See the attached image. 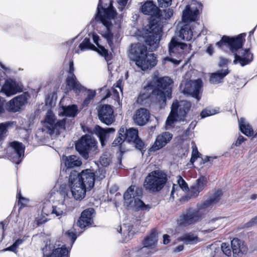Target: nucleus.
Returning a JSON list of instances; mask_svg holds the SVG:
<instances>
[{
    "label": "nucleus",
    "mask_w": 257,
    "mask_h": 257,
    "mask_svg": "<svg viewBox=\"0 0 257 257\" xmlns=\"http://www.w3.org/2000/svg\"><path fill=\"white\" fill-rule=\"evenodd\" d=\"M206 183L207 180L205 178L200 177L198 179L190 188L191 197H196L206 186Z\"/></svg>",
    "instance_id": "nucleus-27"
},
{
    "label": "nucleus",
    "mask_w": 257,
    "mask_h": 257,
    "mask_svg": "<svg viewBox=\"0 0 257 257\" xmlns=\"http://www.w3.org/2000/svg\"><path fill=\"white\" fill-rule=\"evenodd\" d=\"M229 244L227 243L223 242L221 245V249L224 254L228 256H231L232 250L231 249Z\"/></svg>",
    "instance_id": "nucleus-48"
},
{
    "label": "nucleus",
    "mask_w": 257,
    "mask_h": 257,
    "mask_svg": "<svg viewBox=\"0 0 257 257\" xmlns=\"http://www.w3.org/2000/svg\"><path fill=\"white\" fill-rule=\"evenodd\" d=\"M158 240L157 231L152 230L143 240V246L138 249L139 254L142 255L143 253H146V254L148 255L153 251H156Z\"/></svg>",
    "instance_id": "nucleus-12"
},
{
    "label": "nucleus",
    "mask_w": 257,
    "mask_h": 257,
    "mask_svg": "<svg viewBox=\"0 0 257 257\" xmlns=\"http://www.w3.org/2000/svg\"><path fill=\"white\" fill-rule=\"evenodd\" d=\"M58 197L61 196L62 199L59 200L56 204L53 206L52 213L55 214L56 216H58L62 215L64 213V211L66 209L67 206L64 203V199H62V195L58 193Z\"/></svg>",
    "instance_id": "nucleus-35"
},
{
    "label": "nucleus",
    "mask_w": 257,
    "mask_h": 257,
    "mask_svg": "<svg viewBox=\"0 0 257 257\" xmlns=\"http://www.w3.org/2000/svg\"><path fill=\"white\" fill-rule=\"evenodd\" d=\"M124 136L125 141L128 142H132L138 137V131L134 128H130L128 130L124 127Z\"/></svg>",
    "instance_id": "nucleus-41"
},
{
    "label": "nucleus",
    "mask_w": 257,
    "mask_h": 257,
    "mask_svg": "<svg viewBox=\"0 0 257 257\" xmlns=\"http://www.w3.org/2000/svg\"><path fill=\"white\" fill-rule=\"evenodd\" d=\"M18 247L14 244L13 243V245H12L11 246L4 249L3 250L4 251H16V249Z\"/></svg>",
    "instance_id": "nucleus-62"
},
{
    "label": "nucleus",
    "mask_w": 257,
    "mask_h": 257,
    "mask_svg": "<svg viewBox=\"0 0 257 257\" xmlns=\"http://www.w3.org/2000/svg\"><path fill=\"white\" fill-rule=\"evenodd\" d=\"M179 239L187 244H195L202 240L196 234L192 232L185 233L181 236Z\"/></svg>",
    "instance_id": "nucleus-29"
},
{
    "label": "nucleus",
    "mask_w": 257,
    "mask_h": 257,
    "mask_svg": "<svg viewBox=\"0 0 257 257\" xmlns=\"http://www.w3.org/2000/svg\"><path fill=\"white\" fill-rule=\"evenodd\" d=\"M95 134L99 138L101 145L102 147L105 145V143L109 138V134L113 133L115 130L113 128H103L96 125L94 130Z\"/></svg>",
    "instance_id": "nucleus-25"
},
{
    "label": "nucleus",
    "mask_w": 257,
    "mask_h": 257,
    "mask_svg": "<svg viewBox=\"0 0 257 257\" xmlns=\"http://www.w3.org/2000/svg\"><path fill=\"white\" fill-rule=\"evenodd\" d=\"M65 166L67 168H73L81 165L82 162L80 159L76 156L70 155L63 158Z\"/></svg>",
    "instance_id": "nucleus-37"
},
{
    "label": "nucleus",
    "mask_w": 257,
    "mask_h": 257,
    "mask_svg": "<svg viewBox=\"0 0 257 257\" xmlns=\"http://www.w3.org/2000/svg\"><path fill=\"white\" fill-rule=\"evenodd\" d=\"M28 97L25 93L14 97L8 103L9 109L14 112L19 111L27 103Z\"/></svg>",
    "instance_id": "nucleus-20"
},
{
    "label": "nucleus",
    "mask_w": 257,
    "mask_h": 257,
    "mask_svg": "<svg viewBox=\"0 0 257 257\" xmlns=\"http://www.w3.org/2000/svg\"><path fill=\"white\" fill-rule=\"evenodd\" d=\"M224 222L225 218L223 217H217L212 219L208 223L209 231H212L218 228L221 226Z\"/></svg>",
    "instance_id": "nucleus-40"
},
{
    "label": "nucleus",
    "mask_w": 257,
    "mask_h": 257,
    "mask_svg": "<svg viewBox=\"0 0 257 257\" xmlns=\"http://www.w3.org/2000/svg\"><path fill=\"white\" fill-rule=\"evenodd\" d=\"M158 2L161 7H167L172 3V0H158Z\"/></svg>",
    "instance_id": "nucleus-55"
},
{
    "label": "nucleus",
    "mask_w": 257,
    "mask_h": 257,
    "mask_svg": "<svg viewBox=\"0 0 257 257\" xmlns=\"http://www.w3.org/2000/svg\"><path fill=\"white\" fill-rule=\"evenodd\" d=\"M192 156L190 159V162L192 164L195 161V160L199 157V155L200 154L198 152L197 148L195 144H193L192 147Z\"/></svg>",
    "instance_id": "nucleus-49"
},
{
    "label": "nucleus",
    "mask_w": 257,
    "mask_h": 257,
    "mask_svg": "<svg viewBox=\"0 0 257 257\" xmlns=\"http://www.w3.org/2000/svg\"><path fill=\"white\" fill-rule=\"evenodd\" d=\"M161 29L156 25L149 26L146 28L143 34L146 44L151 51L155 50L159 46Z\"/></svg>",
    "instance_id": "nucleus-10"
},
{
    "label": "nucleus",
    "mask_w": 257,
    "mask_h": 257,
    "mask_svg": "<svg viewBox=\"0 0 257 257\" xmlns=\"http://www.w3.org/2000/svg\"><path fill=\"white\" fill-rule=\"evenodd\" d=\"M129 56L136 65L143 71L151 69L157 63L155 55L148 53L147 47L142 43L133 44L129 50Z\"/></svg>",
    "instance_id": "nucleus-4"
},
{
    "label": "nucleus",
    "mask_w": 257,
    "mask_h": 257,
    "mask_svg": "<svg viewBox=\"0 0 257 257\" xmlns=\"http://www.w3.org/2000/svg\"><path fill=\"white\" fill-rule=\"evenodd\" d=\"M128 207L132 208L136 211L139 210H148L150 207L149 205L145 204L140 199V197L136 198L134 200L131 201L130 203L126 204Z\"/></svg>",
    "instance_id": "nucleus-30"
},
{
    "label": "nucleus",
    "mask_w": 257,
    "mask_h": 257,
    "mask_svg": "<svg viewBox=\"0 0 257 257\" xmlns=\"http://www.w3.org/2000/svg\"><path fill=\"white\" fill-rule=\"evenodd\" d=\"M105 38L107 39V43H108L109 45L111 46V45L112 44V41L111 40V35L110 34L108 33L106 34V36H105Z\"/></svg>",
    "instance_id": "nucleus-64"
},
{
    "label": "nucleus",
    "mask_w": 257,
    "mask_h": 257,
    "mask_svg": "<svg viewBox=\"0 0 257 257\" xmlns=\"http://www.w3.org/2000/svg\"><path fill=\"white\" fill-rule=\"evenodd\" d=\"M227 69L221 70L216 72L211 73L210 77V82L212 84H217L222 81L224 77L228 73Z\"/></svg>",
    "instance_id": "nucleus-36"
},
{
    "label": "nucleus",
    "mask_w": 257,
    "mask_h": 257,
    "mask_svg": "<svg viewBox=\"0 0 257 257\" xmlns=\"http://www.w3.org/2000/svg\"><path fill=\"white\" fill-rule=\"evenodd\" d=\"M101 165L103 167H107L111 162V158L109 153L105 152L102 154L99 159Z\"/></svg>",
    "instance_id": "nucleus-46"
},
{
    "label": "nucleus",
    "mask_w": 257,
    "mask_h": 257,
    "mask_svg": "<svg viewBox=\"0 0 257 257\" xmlns=\"http://www.w3.org/2000/svg\"><path fill=\"white\" fill-rule=\"evenodd\" d=\"M191 104L186 100L174 101L171 106V110L176 115L177 119L184 120L187 113L190 110Z\"/></svg>",
    "instance_id": "nucleus-14"
},
{
    "label": "nucleus",
    "mask_w": 257,
    "mask_h": 257,
    "mask_svg": "<svg viewBox=\"0 0 257 257\" xmlns=\"http://www.w3.org/2000/svg\"><path fill=\"white\" fill-rule=\"evenodd\" d=\"M245 36V34L244 33L239 35L235 38L223 36L216 45L221 48L224 46L229 47L231 52L234 53V64L239 63L241 66H243L249 63L253 59V55L250 53L249 49H241L238 52H237L241 48Z\"/></svg>",
    "instance_id": "nucleus-3"
},
{
    "label": "nucleus",
    "mask_w": 257,
    "mask_h": 257,
    "mask_svg": "<svg viewBox=\"0 0 257 257\" xmlns=\"http://www.w3.org/2000/svg\"><path fill=\"white\" fill-rule=\"evenodd\" d=\"M116 12L113 9L112 4L109 1V6L107 8H103L102 6V0H99L97 7V13L96 19L100 21L108 30L109 27L112 25V21L114 20Z\"/></svg>",
    "instance_id": "nucleus-11"
},
{
    "label": "nucleus",
    "mask_w": 257,
    "mask_h": 257,
    "mask_svg": "<svg viewBox=\"0 0 257 257\" xmlns=\"http://www.w3.org/2000/svg\"><path fill=\"white\" fill-rule=\"evenodd\" d=\"M132 142L135 144V147H136V148L140 150H141L144 147V144L139 137L136 138Z\"/></svg>",
    "instance_id": "nucleus-52"
},
{
    "label": "nucleus",
    "mask_w": 257,
    "mask_h": 257,
    "mask_svg": "<svg viewBox=\"0 0 257 257\" xmlns=\"http://www.w3.org/2000/svg\"><path fill=\"white\" fill-rule=\"evenodd\" d=\"M177 178V184H174L171 192L170 198L174 199V194L178 190L179 188L181 189L184 191H187L189 190V188L187 184L184 180L180 176H178Z\"/></svg>",
    "instance_id": "nucleus-34"
},
{
    "label": "nucleus",
    "mask_w": 257,
    "mask_h": 257,
    "mask_svg": "<svg viewBox=\"0 0 257 257\" xmlns=\"http://www.w3.org/2000/svg\"><path fill=\"white\" fill-rule=\"evenodd\" d=\"M192 73L193 71L190 70L185 74L184 77L185 80H183L181 83L180 89L184 94L191 95L199 100L201 98L200 94L202 87V81L200 79L195 81L189 80Z\"/></svg>",
    "instance_id": "nucleus-8"
},
{
    "label": "nucleus",
    "mask_w": 257,
    "mask_h": 257,
    "mask_svg": "<svg viewBox=\"0 0 257 257\" xmlns=\"http://www.w3.org/2000/svg\"><path fill=\"white\" fill-rule=\"evenodd\" d=\"M239 126L240 131L247 136H251L253 135V131L251 126L243 118L238 119Z\"/></svg>",
    "instance_id": "nucleus-38"
},
{
    "label": "nucleus",
    "mask_w": 257,
    "mask_h": 257,
    "mask_svg": "<svg viewBox=\"0 0 257 257\" xmlns=\"http://www.w3.org/2000/svg\"><path fill=\"white\" fill-rule=\"evenodd\" d=\"M158 9L152 1H147L141 6V11L145 15H154Z\"/></svg>",
    "instance_id": "nucleus-31"
},
{
    "label": "nucleus",
    "mask_w": 257,
    "mask_h": 257,
    "mask_svg": "<svg viewBox=\"0 0 257 257\" xmlns=\"http://www.w3.org/2000/svg\"><path fill=\"white\" fill-rule=\"evenodd\" d=\"M98 115L100 120L107 125L111 124L115 120L113 110L108 104H104L99 107Z\"/></svg>",
    "instance_id": "nucleus-17"
},
{
    "label": "nucleus",
    "mask_w": 257,
    "mask_h": 257,
    "mask_svg": "<svg viewBox=\"0 0 257 257\" xmlns=\"http://www.w3.org/2000/svg\"><path fill=\"white\" fill-rule=\"evenodd\" d=\"M22 91V88L15 80L8 78L5 81L0 92L7 96H11Z\"/></svg>",
    "instance_id": "nucleus-18"
},
{
    "label": "nucleus",
    "mask_w": 257,
    "mask_h": 257,
    "mask_svg": "<svg viewBox=\"0 0 257 257\" xmlns=\"http://www.w3.org/2000/svg\"><path fill=\"white\" fill-rule=\"evenodd\" d=\"M66 234L67 235L68 237L71 238V239L72 240V243H74V242L77 238L76 233L74 231V230H69L66 232Z\"/></svg>",
    "instance_id": "nucleus-54"
},
{
    "label": "nucleus",
    "mask_w": 257,
    "mask_h": 257,
    "mask_svg": "<svg viewBox=\"0 0 257 257\" xmlns=\"http://www.w3.org/2000/svg\"><path fill=\"white\" fill-rule=\"evenodd\" d=\"M231 247L233 255H239L240 254L245 253L248 251V248L246 245L236 238L231 240Z\"/></svg>",
    "instance_id": "nucleus-26"
},
{
    "label": "nucleus",
    "mask_w": 257,
    "mask_h": 257,
    "mask_svg": "<svg viewBox=\"0 0 257 257\" xmlns=\"http://www.w3.org/2000/svg\"><path fill=\"white\" fill-rule=\"evenodd\" d=\"M201 7L200 3L195 1H192L190 5H187L183 11V23L188 24L189 22L196 21Z\"/></svg>",
    "instance_id": "nucleus-13"
},
{
    "label": "nucleus",
    "mask_w": 257,
    "mask_h": 257,
    "mask_svg": "<svg viewBox=\"0 0 257 257\" xmlns=\"http://www.w3.org/2000/svg\"><path fill=\"white\" fill-rule=\"evenodd\" d=\"M70 248L63 245L61 247L54 248L52 252L47 257H69Z\"/></svg>",
    "instance_id": "nucleus-33"
},
{
    "label": "nucleus",
    "mask_w": 257,
    "mask_h": 257,
    "mask_svg": "<svg viewBox=\"0 0 257 257\" xmlns=\"http://www.w3.org/2000/svg\"><path fill=\"white\" fill-rule=\"evenodd\" d=\"M192 36L193 32L190 25L184 23L183 26H181L179 37L183 40L190 41L192 39Z\"/></svg>",
    "instance_id": "nucleus-32"
},
{
    "label": "nucleus",
    "mask_w": 257,
    "mask_h": 257,
    "mask_svg": "<svg viewBox=\"0 0 257 257\" xmlns=\"http://www.w3.org/2000/svg\"><path fill=\"white\" fill-rule=\"evenodd\" d=\"M74 71L73 62L72 60H70L69 62V74L66 79V85L70 90H72L74 92L77 93L82 90L84 87L77 80L74 74Z\"/></svg>",
    "instance_id": "nucleus-16"
},
{
    "label": "nucleus",
    "mask_w": 257,
    "mask_h": 257,
    "mask_svg": "<svg viewBox=\"0 0 257 257\" xmlns=\"http://www.w3.org/2000/svg\"><path fill=\"white\" fill-rule=\"evenodd\" d=\"M94 174V179L95 178L98 180H101L105 177V171L103 169H99L98 171H96L94 173L92 170L90 169Z\"/></svg>",
    "instance_id": "nucleus-50"
},
{
    "label": "nucleus",
    "mask_w": 257,
    "mask_h": 257,
    "mask_svg": "<svg viewBox=\"0 0 257 257\" xmlns=\"http://www.w3.org/2000/svg\"><path fill=\"white\" fill-rule=\"evenodd\" d=\"M172 80L168 77L158 78L145 86L138 98L137 101L142 103L143 101L151 94L156 96L159 102L165 103L167 98H171L172 93Z\"/></svg>",
    "instance_id": "nucleus-2"
},
{
    "label": "nucleus",
    "mask_w": 257,
    "mask_h": 257,
    "mask_svg": "<svg viewBox=\"0 0 257 257\" xmlns=\"http://www.w3.org/2000/svg\"><path fill=\"white\" fill-rule=\"evenodd\" d=\"M94 185V177L89 169L83 170L80 173L75 171L70 173L68 186L72 196L75 200L83 199L87 191L90 190Z\"/></svg>",
    "instance_id": "nucleus-1"
},
{
    "label": "nucleus",
    "mask_w": 257,
    "mask_h": 257,
    "mask_svg": "<svg viewBox=\"0 0 257 257\" xmlns=\"http://www.w3.org/2000/svg\"><path fill=\"white\" fill-rule=\"evenodd\" d=\"M128 0H117L118 4L120 6L118 9L121 11L123 10V7H124L127 2Z\"/></svg>",
    "instance_id": "nucleus-59"
},
{
    "label": "nucleus",
    "mask_w": 257,
    "mask_h": 257,
    "mask_svg": "<svg viewBox=\"0 0 257 257\" xmlns=\"http://www.w3.org/2000/svg\"><path fill=\"white\" fill-rule=\"evenodd\" d=\"M170 57L164 58L165 63L171 62L175 65H178L182 61L184 55L190 50V45L188 46L184 43L178 42L175 38H173L169 44Z\"/></svg>",
    "instance_id": "nucleus-6"
},
{
    "label": "nucleus",
    "mask_w": 257,
    "mask_h": 257,
    "mask_svg": "<svg viewBox=\"0 0 257 257\" xmlns=\"http://www.w3.org/2000/svg\"><path fill=\"white\" fill-rule=\"evenodd\" d=\"M63 114L66 116L74 117L76 115L77 109L76 105H73L67 107H63Z\"/></svg>",
    "instance_id": "nucleus-42"
},
{
    "label": "nucleus",
    "mask_w": 257,
    "mask_h": 257,
    "mask_svg": "<svg viewBox=\"0 0 257 257\" xmlns=\"http://www.w3.org/2000/svg\"><path fill=\"white\" fill-rule=\"evenodd\" d=\"M255 224H257V216L256 217H254L253 218H252L250 221L247 222L246 224V226L247 227H249V226L253 225Z\"/></svg>",
    "instance_id": "nucleus-60"
},
{
    "label": "nucleus",
    "mask_w": 257,
    "mask_h": 257,
    "mask_svg": "<svg viewBox=\"0 0 257 257\" xmlns=\"http://www.w3.org/2000/svg\"><path fill=\"white\" fill-rule=\"evenodd\" d=\"M94 210L93 208H88L84 210L81 214L77 224L81 228H83L91 225L92 221V215Z\"/></svg>",
    "instance_id": "nucleus-24"
},
{
    "label": "nucleus",
    "mask_w": 257,
    "mask_h": 257,
    "mask_svg": "<svg viewBox=\"0 0 257 257\" xmlns=\"http://www.w3.org/2000/svg\"><path fill=\"white\" fill-rule=\"evenodd\" d=\"M66 118L62 120H56L54 113L51 110H48L46 113L43 123L42 131L46 132L51 136L54 135H59L62 130H65V125Z\"/></svg>",
    "instance_id": "nucleus-7"
},
{
    "label": "nucleus",
    "mask_w": 257,
    "mask_h": 257,
    "mask_svg": "<svg viewBox=\"0 0 257 257\" xmlns=\"http://www.w3.org/2000/svg\"><path fill=\"white\" fill-rule=\"evenodd\" d=\"M125 141L124 127H121L118 131V137L114 140L112 145L113 146L121 145Z\"/></svg>",
    "instance_id": "nucleus-43"
},
{
    "label": "nucleus",
    "mask_w": 257,
    "mask_h": 257,
    "mask_svg": "<svg viewBox=\"0 0 257 257\" xmlns=\"http://www.w3.org/2000/svg\"><path fill=\"white\" fill-rule=\"evenodd\" d=\"M92 39L93 42L96 45L97 47H95V51L97 52L99 54L104 56L106 60L108 57V51L103 46L100 45L98 44L99 36L96 34H92Z\"/></svg>",
    "instance_id": "nucleus-39"
},
{
    "label": "nucleus",
    "mask_w": 257,
    "mask_h": 257,
    "mask_svg": "<svg viewBox=\"0 0 257 257\" xmlns=\"http://www.w3.org/2000/svg\"><path fill=\"white\" fill-rule=\"evenodd\" d=\"M81 51H84L87 49L95 50V46L91 44L89 38H85L79 46Z\"/></svg>",
    "instance_id": "nucleus-44"
},
{
    "label": "nucleus",
    "mask_w": 257,
    "mask_h": 257,
    "mask_svg": "<svg viewBox=\"0 0 257 257\" xmlns=\"http://www.w3.org/2000/svg\"><path fill=\"white\" fill-rule=\"evenodd\" d=\"M142 194L143 192L141 188L136 185H131L123 195L124 203H130L132 200L142 197Z\"/></svg>",
    "instance_id": "nucleus-21"
},
{
    "label": "nucleus",
    "mask_w": 257,
    "mask_h": 257,
    "mask_svg": "<svg viewBox=\"0 0 257 257\" xmlns=\"http://www.w3.org/2000/svg\"><path fill=\"white\" fill-rule=\"evenodd\" d=\"M176 121H182L180 119H177L176 117V115L174 112H172V111H171V112L166 121V128L167 130H169L173 126V124L174 122Z\"/></svg>",
    "instance_id": "nucleus-45"
},
{
    "label": "nucleus",
    "mask_w": 257,
    "mask_h": 257,
    "mask_svg": "<svg viewBox=\"0 0 257 257\" xmlns=\"http://www.w3.org/2000/svg\"><path fill=\"white\" fill-rule=\"evenodd\" d=\"M95 95V91L92 90H88L87 92V97L89 98V100H91L93 98Z\"/></svg>",
    "instance_id": "nucleus-61"
},
{
    "label": "nucleus",
    "mask_w": 257,
    "mask_h": 257,
    "mask_svg": "<svg viewBox=\"0 0 257 257\" xmlns=\"http://www.w3.org/2000/svg\"><path fill=\"white\" fill-rule=\"evenodd\" d=\"M168 180L167 174L161 170H155L149 173L144 182V187L150 192L161 191Z\"/></svg>",
    "instance_id": "nucleus-5"
},
{
    "label": "nucleus",
    "mask_w": 257,
    "mask_h": 257,
    "mask_svg": "<svg viewBox=\"0 0 257 257\" xmlns=\"http://www.w3.org/2000/svg\"><path fill=\"white\" fill-rule=\"evenodd\" d=\"M212 250H214L215 252H217L219 250V247H217L216 244H212L210 245V247L209 248H207V253H211V252Z\"/></svg>",
    "instance_id": "nucleus-57"
},
{
    "label": "nucleus",
    "mask_w": 257,
    "mask_h": 257,
    "mask_svg": "<svg viewBox=\"0 0 257 257\" xmlns=\"http://www.w3.org/2000/svg\"><path fill=\"white\" fill-rule=\"evenodd\" d=\"M150 117V114L148 110L146 108H141L135 112L133 118L134 122L139 125L146 124Z\"/></svg>",
    "instance_id": "nucleus-23"
},
{
    "label": "nucleus",
    "mask_w": 257,
    "mask_h": 257,
    "mask_svg": "<svg viewBox=\"0 0 257 257\" xmlns=\"http://www.w3.org/2000/svg\"><path fill=\"white\" fill-rule=\"evenodd\" d=\"M75 148L85 159H87L89 154L97 150V141L91 135H86L76 144Z\"/></svg>",
    "instance_id": "nucleus-9"
},
{
    "label": "nucleus",
    "mask_w": 257,
    "mask_h": 257,
    "mask_svg": "<svg viewBox=\"0 0 257 257\" xmlns=\"http://www.w3.org/2000/svg\"><path fill=\"white\" fill-rule=\"evenodd\" d=\"M11 146L14 149V154L11 157L10 160L13 163L19 164L24 157L25 148L22 143L17 142L11 143Z\"/></svg>",
    "instance_id": "nucleus-22"
},
{
    "label": "nucleus",
    "mask_w": 257,
    "mask_h": 257,
    "mask_svg": "<svg viewBox=\"0 0 257 257\" xmlns=\"http://www.w3.org/2000/svg\"><path fill=\"white\" fill-rule=\"evenodd\" d=\"M203 211L204 209L200 208L199 204L197 210L181 216L178 220V223L184 226L194 223L201 219L203 214Z\"/></svg>",
    "instance_id": "nucleus-15"
},
{
    "label": "nucleus",
    "mask_w": 257,
    "mask_h": 257,
    "mask_svg": "<svg viewBox=\"0 0 257 257\" xmlns=\"http://www.w3.org/2000/svg\"><path fill=\"white\" fill-rule=\"evenodd\" d=\"M245 140V138L242 136H239L235 143V145L236 146H239Z\"/></svg>",
    "instance_id": "nucleus-58"
},
{
    "label": "nucleus",
    "mask_w": 257,
    "mask_h": 257,
    "mask_svg": "<svg viewBox=\"0 0 257 257\" xmlns=\"http://www.w3.org/2000/svg\"><path fill=\"white\" fill-rule=\"evenodd\" d=\"M5 100L0 97V114L4 113L5 111Z\"/></svg>",
    "instance_id": "nucleus-56"
},
{
    "label": "nucleus",
    "mask_w": 257,
    "mask_h": 257,
    "mask_svg": "<svg viewBox=\"0 0 257 257\" xmlns=\"http://www.w3.org/2000/svg\"><path fill=\"white\" fill-rule=\"evenodd\" d=\"M184 249V245L182 244L179 245L177 246H176L175 248H174L173 251L174 252H179L181 251H182Z\"/></svg>",
    "instance_id": "nucleus-63"
},
{
    "label": "nucleus",
    "mask_w": 257,
    "mask_h": 257,
    "mask_svg": "<svg viewBox=\"0 0 257 257\" xmlns=\"http://www.w3.org/2000/svg\"><path fill=\"white\" fill-rule=\"evenodd\" d=\"M173 135L168 132L161 133L156 137V140L151 148L152 151H156L165 147L172 140Z\"/></svg>",
    "instance_id": "nucleus-19"
},
{
    "label": "nucleus",
    "mask_w": 257,
    "mask_h": 257,
    "mask_svg": "<svg viewBox=\"0 0 257 257\" xmlns=\"http://www.w3.org/2000/svg\"><path fill=\"white\" fill-rule=\"evenodd\" d=\"M218 109H214L211 107H208L203 110L201 113L202 118H204L218 113Z\"/></svg>",
    "instance_id": "nucleus-47"
},
{
    "label": "nucleus",
    "mask_w": 257,
    "mask_h": 257,
    "mask_svg": "<svg viewBox=\"0 0 257 257\" xmlns=\"http://www.w3.org/2000/svg\"><path fill=\"white\" fill-rule=\"evenodd\" d=\"M9 125V122L0 123V138H2L4 135L7 133Z\"/></svg>",
    "instance_id": "nucleus-51"
},
{
    "label": "nucleus",
    "mask_w": 257,
    "mask_h": 257,
    "mask_svg": "<svg viewBox=\"0 0 257 257\" xmlns=\"http://www.w3.org/2000/svg\"><path fill=\"white\" fill-rule=\"evenodd\" d=\"M222 192L220 190L215 192L208 199L200 204V208L204 209L216 203L221 198Z\"/></svg>",
    "instance_id": "nucleus-28"
},
{
    "label": "nucleus",
    "mask_w": 257,
    "mask_h": 257,
    "mask_svg": "<svg viewBox=\"0 0 257 257\" xmlns=\"http://www.w3.org/2000/svg\"><path fill=\"white\" fill-rule=\"evenodd\" d=\"M173 15V10L172 9H166L163 11V16L165 19H170Z\"/></svg>",
    "instance_id": "nucleus-53"
}]
</instances>
